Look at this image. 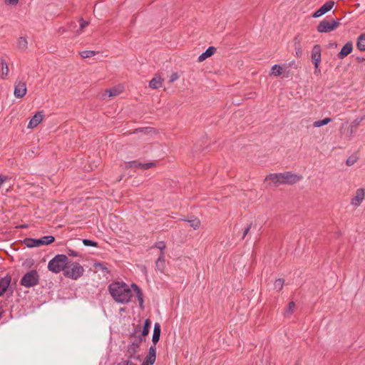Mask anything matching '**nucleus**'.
Segmentation results:
<instances>
[{"label":"nucleus","mask_w":365,"mask_h":365,"mask_svg":"<svg viewBox=\"0 0 365 365\" xmlns=\"http://www.w3.org/2000/svg\"><path fill=\"white\" fill-rule=\"evenodd\" d=\"M108 290L113 299L119 304H127L133 297V289L123 282L111 283Z\"/></svg>","instance_id":"nucleus-1"},{"label":"nucleus","mask_w":365,"mask_h":365,"mask_svg":"<svg viewBox=\"0 0 365 365\" xmlns=\"http://www.w3.org/2000/svg\"><path fill=\"white\" fill-rule=\"evenodd\" d=\"M68 263V258L65 255H57L51 259L48 264V269L53 273H59L66 270V267Z\"/></svg>","instance_id":"nucleus-2"},{"label":"nucleus","mask_w":365,"mask_h":365,"mask_svg":"<svg viewBox=\"0 0 365 365\" xmlns=\"http://www.w3.org/2000/svg\"><path fill=\"white\" fill-rule=\"evenodd\" d=\"M302 179L301 175L285 172L275 174V185L280 184L293 185L299 182Z\"/></svg>","instance_id":"nucleus-3"},{"label":"nucleus","mask_w":365,"mask_h":365,"mask_svg":"<svg viewBox=\"0 0 365 365\" xmlns=\"http://www.w3.org/2000/svg\"><path fill=\"white\" fill-rule=\"evenodd\" d=\"M39 276L36 270L26 272L21 279V284L25 287H31L38 284Z\"/></svg>","instance_id":"nucleus-4"},{"label":"nucleus","mask_w":365,"mask_h":365,"mask_svg":"<svg viewBox=\"0 0 365 365\" xmlns=\"http://www.w3.org/2000/svg\"><path fill=\"white\" fill-rule=\"evenodd\" d=\"M83 267L79 263L73 262L70 269L64 270L63 274L72 279H77L83 275Z\"/></svg>","instance_id":"nucleus-5"},{"label":"nucleus","mask_w":365,"mask_h":365,"mask_svg":"<svg viewBox=\"0 0 365 365\" xmlns=\"http://www.w3.org/2000/svg\"><path fill=\"white\" fill-rule=\"evenodd\" d=\"M338 26V20L322 21L319 24L317 31L320 33H327L335 30Z\"/></svg>","instance_id":"nucleus-6"},{"label":"nucleus","mask_w":365,"mask_h":365,"mask_svg":"<svg viewBox=\"0 0 365 365\" xmlns=\"http://www.w3.org/2000/svg\"><path fill=\"white\" fill-rule=\"evenodd\" d=\"M26 83L23 81H16L14 86V96L16 98H21L26 93Z\"/></svg>","instance_id":"nucleus-7"},{"label":"nucleus","mask_w":365,"mask_h":365,"mask_svg":"<svg viewBox=\"0 0 365 365\" xmlns=\"http://www.w3.org/2000/svg\"><path fill=\"white\" fill-rule=\"evenodd\" d=\"M334 2L332 1H327L323 6H322L318 10H317L313 14L314 18H319L322 15L329 11L334 6Z\"/></svg>","instance_id":"nucleus-8"},{"label":"nucleus","mask_w":365,"mask_h":365,"mask_svg":"<svg viewBox=\"0 0 365 365\" xmlns=\"http://www.w3.org/2000/svg\"><path fill=\"white\" fill-rule=\"evenodd\" d=\"M365 190L364 188H359L356 190L354 197L351 200V205L359 207L364 200Z\"/></svg>","instance_id":"nucleus-9"},{"label":"nucleus","mask_w":365,"mask_h":365,"mask_svg":"<svg viewBox=\"0 0 365 365\" xmlns=\"http://www.w3.org/2000/svg\"><path fill=\"white\" fill-rule=\"evenodd\" d=\"M43 116H44V114L42 110L36 112L35 113V115L29 120L27 128H30V129H33V128L37 127L41 123V122L43 120Z\"/></svg>","instance_id":"nucleus-10"},{"label":"nucleus","mask_w":365,"mask_h":365,"mask_svg":"<svg viewBox=\"0 0 365 365\" xmlns=\"http://www.w3.org/2000/svg\"><path fill=\"white\" fill-rule=\"evenodd\" d=\"M153 163H141L137 161H130L125 163L126 168H140L141 170H148L154 166Z\"/></svg>","instance_id":"nucleus-11"},{"label":"nucleus","mask_w":365,"mask_h":365,"mask_svg":"<svg viewBox=\"0 0 365 365\" xmlns=\"http://www.w3.org/2000/svg\"><path fill=\"white\" fill-rule=\"evenodd\" d=\"M156 359V347L151 346L148 350V354L145 360L143 362L144 364L153 365Z\"/></svg>","instance_id":"nucleus-12"},{"label":"nucleus","mask_w":365,"mask_h":365,"mask_svg":"<svg viewBox=\"0 0 365 365\" xmlns=\"http://www.w3.org/2000/svg\"><path fill=\"white\" fill-rule=\"evenodd\" d=\"M352 51L353 43L351 41H348L339 52V53L337 54V57L339 59H343L349 54H350Z\"/></svg>","instance_id":"nucleus-13"},{"label":"nucleus","mask_w":365,"mask_h":365,"mask_svg":"<svg viewBox=\"0 0 365 365\" xmlns=\"http://www.w3.org/2000/svg\"><path fill=\"white\" fill-rule=\"evenodd\" d=\"M11 278L10 276H5L0 279V297L3 296L7 291L10 284Z\"/></svg>","instance_id":"nucleus-14"},{"label":"nucleus","mask_w":365,"mask_h":365,"mask_svg":"<svg viewBox=\"0 0 365 365\" xmlns=\"http://www.w3.org/2000/svg\"><path fill=\"white\" fill-rule=\"evenodd\" d=\"M139 347V343H132L128 346L126 356L128 359H138V357L135 356L136 353L138 352Z\"/></svg>","instance_id":"nucleus-15"},{"label":"nucleus","mask_w":365,"mask_h":365,"mask_svg":"<svg viewBox=\"0 0 365 365\" xmlns=\"http://www.w3.org/2000/svg\"><path fill=\"white\" fill-rule=\"evenodd\" d=\"M160 331H161L160 324L159 323H155L154 325L153 334V337H152V341H153L152 346H155L156 344L158 342V341L160 339Z\"/></svg>","instance_id":"nucleus-16"},{"label":"nucleus","mask_w":365,"mask_h":365,"mask_svg":"<svg viewBox=\"0 0 365 365\" xmlns=\"http://www.w3.org/2000/svg\"><path fill=\"white\" fill-rule=\"evenodd\" d=\"M24 242L27 247H38L42 245L40 238H26L24 240Z\"/></svg>","instance_id":"nucleus-17"},{"label":"nucleus","mask_w":365,"mask_h":365,"mask_svg":"<svg viewBox=\"0 0 365 365\" xmlns=\"http://www.w3.org/2000/svg\"><path fill=\"white\" fill-rule=\"evenodd\" d=\"M216 51V48L213 46H210L206 49L205 52H203L199 57L198 61L202 62L205 61L207 58L212 56Z\"/></svg>","instance_id":"nucleus-18"},{"label":"nucleus","mask_w":365,"mask_h":365,"mask_svg":"<svg viewBox=\"0 0 365 365\" xmlns=\"http://www.w3.org/2000/svg\"><path fill=\"white\" fill-rule=\"evenodd\" d=\"M156 269L160 271V272H163L165 267V256L164 252H160V256L158 257V259L155 262Z\"/></svg>","instance_id":"nucleus-19"},{"label":"nucleus","mask_w":365,"mask_h":365,"mask_svg":"<svg viewBox=\"0 0 365 365\" xmlns=\"http://www.w3.org/2000/svg\"><path fill=\"white\" fill-rule=\"evenodd\" d=\"M312 58L313 61H321V47L315 45L312 51Z\"/></svg>","instance_id":"nucleus-20"},{"label":"nucleus","mask_w":365,"mask_h":365,"mask_svg":"<svg viewBox=\"0 0 365 365\" xmlns=\"http://www.w3.org/2000/svg\"><path fill=\"white\" fill-rule=\"evenodd\" d=\"M132 289H133V292H135L138 301L139 302V305L141 308L143 307V296L141 290L140 288L135 284H132L131 285Z\"/></svg>","instance_id":"nucleus-21"},{"label":"nucleus","mask_w":365,"mask_h":365,"mask_svg":"<svg viewBox=\"0 0 365 365\" xmlns=\"http://www.w3.org/2000/svg\"><path fill=\"white\" fill-rule=\"evenodd\" d=\"M163 79L159 76L153 78L149 83V86L153 89L159 88L162 86Z\"/></svg>","instance_id":"nucleus-22"},{"label":"nucleus","mask_w":365,"mask_h":365,"mask_svg":"<svg viewBox=\"0 0 365 365\" xmlns=\"http://www.w3.org/2000/svg\"><path fill=\"white\" fill-rule=\"evenodd\" d=\"M1 71L0 73V76L2 79H5L8 76V74H9L8 64L5 60L1 59Z\"/></svg>","instance_id":"nucleus-23"},{"label":"nucleus","mask_w":365,"mask_h":365,"mask_svg":"<svg viewBox=\"0 0 365 365\" xmlns=\"http://www.w3.org/2000/svg\"><path fill=\"white\" fill-rule=\"evenodd\" d=\"M356 47L359 51H365V34H361L358 37Z\"/></svg>","instance_id":"nucleus-24"},{"label":"nucleus","mask_w":365,"mask_h":365,"mask_svg":"<svg viewBox=\"0 0 365 365\" xmlns=\"http://www.w3.org/2000/svg\"><path fill=\"white\" fill-rule=\"evenodd\" d=\"M28 41L26 38L21 36L17 41V47L21 51H25L27 48Z\"/></svg>","instance_id":"nucleus-25"},{"label":"nucleus","mask_w":365,"mask_h":365,"mask_svg":"<svg viewBox=\"0 0 365 365\" xmlns=\"http://www.w3.org/2000/svg\"><path fill=\"white\" fill-rule=\"evenodd\" d=\"M185 221H187L190 226L192 227L194 230L197 229L200 225V221L199 219L195 217H192L187 220H184Z\"/></svg>","instance_id":"nucleus-26"},{"label":"nucleus","mask_w":365,"mask_h":365,"mask_svg":"<svg viewBox=\"0 0 365 365\" xmlns=\"http://www.w3.org/2000/svg\"><path fill=\"white\" fill-rule=\"evenodd\" d=\"M331 121L330 118H325L322 120H316L314 122L313 125L314 128H319L323 125H326Z\"/></svg>","instance_id":"nucleus-27"},{"label":"nucleus","mask_w":365,"mask_h":365,"mask_svg":"<svg viewBox=\"0 0 365 365\" xmlns=\"http://www.w3.org/2000/svg\"><path fill=\"white\" fill-rule=\"evenodd\" d=\"M122 91L120 88H113L106 91V94H108V97H114L119 95Z\"/></svg>","instance_id":"nucleus-28"},{"label":"nucleus","mask_w":365,"mask_h":365,"mask_svg":"<svg viewBox=\"0 0 365 365\" xmlns=\"http://www.w3.org/2000/svg\"><path fill=\"white\" fill-rule=\"evenodd\" d=\"M42 245H48L54 242L55 238L51 235L44 236L40 238Z\"/></svg>","instance_id":"nucleus-29"},{"label":"nucleus","mask_w":365,"mask_h":365,"mask_svg":"<svg viewBox=\"0 0 365 365\" xmlns=\"http://www.w3.org/2000/svg\"><path fill=\"white\" fill-rule=\"evenodd\" d=\"M294 308H295L294 302H290L284 311V316L287 317V316L291 315L292 314Z\"/></svg>","instance_id":"nucleus-30"},{"label":"nucleus","mask_w":365,"mask_h":365,"mask_svg":"<svg viewBox=\"0 0 365 365\" xmlns=\"http://www.w3.org/2000/svg\"><path fill=\"white\" fill-rule=\"evenodd\" d=\"M358 159L359 158L356 155H351L346 159V165L347 166H352L357 162Z\"/></svg>","instance_id":"nucleus-31"},{"label":"nucleus","mask_w":365,"mask_h":365,"mask_svg":"<svg viewBox=\"0 0 365 365\" xmlns=\"http://www.w3.org/2000/svg\"><path fill=\"white\" fill-rule=\"evenodd\" d=\"M96 54V52L94 51H90V50H86V51H83L80 53V55L83 58H91V57H93Z\"/></svg>","instance_id":"nucleus-32"},{"label":"nucleus","mask_w":365,"mask_h":365,"mask_svg":"<svg viewBox=\"0 0 365 365\" xmlns=\"http://www.w3.org/2000/svg\"><path fill=\"white\" fill-rule=\"evenodd\" d=\"M280 75L287 77L288 72L287 73H285L284 68L282 66L275 64V76H280Z\"/></svg>","instance_id":"nucleus-33"},{"label":"nucleus","mask_w":365,"mask_h":365,"mask_svg":"<svg viewBox=\"0 0 365 365\" xmlns=\"http://www.w3.org/2000/svg\"><path fill=\"white\" fill-rule=\"evenodd\" d=\"M150 321L149 319H146L145 321L143 331H142V334L143 336H146L148 334L149 331H150Z\"/></svg>","instance_id":"nucleus-34"},{"label":"nucleus","mask_w":365,"mask_h":365,"mask_svg":"<svg viewBox=\"0 0 365 365\" xmlns=\"http://www.w3.org/2000/svg\"><path fill=\"white\" fill-rule=\"evenodd\" d=\"M284 281L283 279H278L275 280V290H281L284 286Z\"/></svg>","instance_id":"nucleus-35"},{"label":"nucleus","mask_w":365,"mask_h":365,"mask_svg":"<svg viewBox=\"0 0 365 365\" xmlns=\"http://www.w3.org/2000/svg\"><path fill=\"white\" fill-rule=\"evenodd\" d=\"M88 25V21H84L83 19H81V20H80V29L76 31L77 34H80L81 33L83 29H84Z\"/></svg>","instance_id":"nucleus-36"},{"label":"nucleus","mask_w":365,"mask_h":365,"mask_svg":"<svg viewBox=\"0 0 365 365\" xmlns=\"http://www.w3.org/2000/svg\"><path fill=\"white\" fill-rule=\"evenodd\" d=\"M83 244L85 246H92V247L98 246V243L96 242H94V241H92L90 240H87V239L83 240Z\"/></svg>","instance_id":"nucleus-37"},{"label":"nucleus","mask_w":365,"mask_h":365,"mask_svg":"<svg viewBox=\"0 0 365 365\" xmlns=\"http://www.w3.org/2000/svg\"><path fill=\"white\" fill-rule=\"evenodd\" d=\"M155 247L159 249L161 252H163L165 248V245L163 242H158L155 244Z\"/></svg>","instance_id":"nucleus-38"},{"label":"nucleus","mask_w":365,"mask_h":365,"mask_svg":"<svg viewBox=\"0 0 365 365\" xmlns=\"http://www.w3.org/2000/svg\"><path fill=\"white\" fill-rule=\"evenodd\" d=\"M251 228V225H247L245 229L243 231L242 237V238L244 239L245 236L248 234Z\"/></svg>","instance_id":"nucleus-39"},{"label":"nucleus","mask_w":365,"mask_h":365,"mask_svg":"<svg viewBox=\"0 0 365 365\" xmlns=\"http://www.w3.org/2000/svg\"><path fill=\"white\" fill-rule=\"evenodd\" d=\"M19 0H4L6 4L8 5H16Z\"/></svg>","instance_id":"nucleus-40"},{"label":"nucleus","mask_w":365,"mask_h":365,"mask_svg":"<svg viewBox=\"0 0 365 365\" xmlns=\"http://www.w3.org/2000/svg\"><path fill=\"white\" fill-rule=\"evenodd\" d=\"M118 365H135V364H133L130 360H125V361H122L120 363H118Z\"/></svg>","instance_id":"nucleus-41"},{"label":"nucleus","mask_w":365,"mask_h":365,"mask_svg":"<svg viewBox=\"0 0 365 365\" xmlns=\"http://www.w3.org/2000/svg\"><path fill=\"white\" fill-rule=\"evenodd\" d=\"M178 78V75L177 73H173L170 77V82L173 83Z\"/></svg>","instance_id":"nucleus-42"},{"label":"nucleus","mask_w":365,"mask_h":365,"mask_svg":"<svg viewBox=\"0 0 365 365\" xmlns=\"http://www.w3.org/2000/svg\"><path fill=\"white\" fill-rule=\"evenodd\" d=\"M7 180V177L5 175H0V187L2 184Z\"/></svg>","instance_id":"nucleus-43"},{"label":"nucleus","mask_w":365,"mask_h":365,"mask_svg":"<svg viewBox=\"0 0 365 365\" xmlns=\"http://www.w3.org/2000/svg\"><path fill=\"white\" fill-rule=\"evenodd\" d=\"M314 67L316 68L315 73H319L320 70L319 69V66L320 61H314Z\"/></svg>","instance_id":"nucleus-44"},{"label":"nucleus","mask_w":365,"mask_h":365,"mask_svg":"<svg viewBox=\"0 0 365 365\" xmlns=\"http://www.w3.org/2000/svg\"><path fill=\"white\" fill-rule=\"evenodd\" d=\"M68 254L70 256H73V257H77V256H78V252H76V251H74V250H68Z\"/></svg>","instance_id":"nucleus-45"},{"label":"nucleus","mask_w":365,"mask_h":365,"mask_svg":"<svg viewBox=\"0 0 365 365\" xmlns=\"http://www.w3.org/2000/svg\"><path fill=\"white\" fill-rule=\"evenodd\" d=\"M95 266L96 267H99L101 269H106V268L104 267V265L101 263H96V264H95Z\"/></svg>","instance_id":"nucleus-46"},{"label":"nucleus","mask_w":365,"mask_h":365,"mask_svg":"<svg viewBox=\"0 0 365 365\" xmlns=\"http://www.w3.org/2000/svg\"><path fill=\"white\" fill-rule=\"evenodd\" d=\"M329 47H331V48H336V47H337V43H334V42H333V43H329Z\"/></svg>","instance_id":"nucleus-47"},{"label":"nucleus","mask_w":365,"mask_h":365,"mask_svg":"<svg viewBox=\"0 0 365 365\" xmlns=\"http://www.w3.org/2000/svg\"><path fill=\"white\" fill-rule=\"evenodd\" d=\"M273 176H274V175H273L272 174H270V175H269L267 177L266 180H269V179H272V178H273Z\"/></svg>","instance_id":"nucleus-48"},{"label":"nucleus","mask_w":365,"mask_h":365,"mask_svg":"<svg viewBox=\"0 0 365 365\" xmlns=\"http://www.w3.org/2000/svg\"><path fill=\"white\" fill-rule=\"evenodd\" d=\"M357 60L359 61H365V58H357Z\"/></svg>","instance_id":"nucleus-49"},{"label":"nucleus","mask_w":365,"mask_h":365,"mask_svg":"<svg viewBox=\"0 0 365 365\" xmlns=\"http://www.w3.org/2000/svg\"><path fill=\"white\" fill-rule=\"evenodd\" d=\"M271 74L274 73V66L270 69Z\"/></svg>","instance_id":"nucleus-50"},{"label":"nucleus","mask_w":365,"mask_h":365,"mask_svg":"<svg viewBox=\"0 0 365 365\" xmlns=\"http://www.w3.org/2000/svg\"><path fill=\"white\" fill-rule=\"evenodd\" d=\"M103 98L105 99L106 98V94L103 95Z\"/></svg>","instance_id":"nucleus-51"},{"label":"nucleus","mask_w":365,"mask_h":365,"mask_svg":"<svg viewBox=\"0 0 365 365\" xmlns=\"http://www.w3.org/2000/svg\"><path fill=\"white\" fill-rule=\"evenodd\" d=\"M142 365H147V364H142Z\"/></svg>","instance_id":"nucleus-52"},{"label":"nucleus","mask_w":365,"mask_h":365,"mask_svg":"<svg viewBox=\"0 0 365 365\" xmlns=\"http://www.w3.org/2000/svg\"><path fill=\"white\" fill-rule=\"evenodd\" d=\"M296 365H298V364H296Z\"/></svg>","instance_id":"nucleus-53"}]
</instances>
